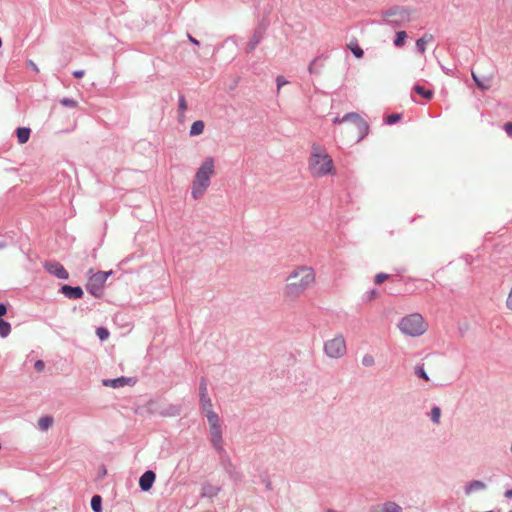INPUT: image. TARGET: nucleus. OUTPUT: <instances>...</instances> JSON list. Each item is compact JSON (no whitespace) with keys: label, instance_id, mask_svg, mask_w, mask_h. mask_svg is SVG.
Listing matches in <instances>:
<instances>
[{"label":"nucleus","instance_id":"40","mask_svg":"<svg viewBox=\"0 0 512 512\" xmlns=\"http://www.w3.org/2000/svg\"><path fill=\"white\" fill-rule=\"evenodd\" d=\"M388 278H389L388 274H386V273H378L375 276L374 282H375V284L379 285L382 282H384L385 280H387Z\"/></svg>","mask_w":512,"mask_h":512},{"label":"nucleus","instance_id":"33","mask_svg":"<svg viewBox=\"0 0 512 512\" xmlns=\"http://www.w3.org/2000/svg\"><path fill=\"white\" fill-rule=\"evenodd\" d=\"M350 50L356 58H361L364 55L363 49L358 44L351 45Z\"/></svg>","mask_w":512,"mask_h":512},{"label":"nucleus","instance_id":"27","mask_svg":"<svg viewBox=\"0 0 512 512\" xmlns=\"http://www.w3.org/2000/svg\"><path fill=\"white\" fill-rule=\"evenodd\" d=\"M91 509L94 512H102V497L100 495H94L91 498Z\"/></svg>","mask_w":512,"mask_h":512},{"label":"nucleus","instance_id":"57","mask_svg":"<svg viewBox=\"0 0 512 512\" xmlns=\"http://www.w3.org/2000/svg\"><path fill=\"white\" fill-rule=\"evenodd\" d=\"M100 474L105 475V474H106V469H105V468H103V470H102V471H100Z\"/></svg>","mask_w":512,"mask_h":512},{"label":"nucleus","instance_id":"29","mask_svg":"<svg viewBox=\"0 0 512 512\" xmlns=\"http://www.w3.org/2000/svg\"><path fill=\"white\" fill-rule=\"evenodd\" d=\"M11 332V325L5 320H0V336L2 338L7 337Z\"/></svg>","mask_w":512,"mask_h":512},{"label":"nucleus","instance_id":"34","mask_svg":"<svg viewBox=\"0 0 512 512\" xmlns=\"http://www.w3.org/2000/svg\"><path fill=\"white\" fill-rule=\"evenodd\" d=\"M362 365L365 366V367H371L374 365L375 363V360H374V357L370 354H365L363 357H362Z\"/></svg>","mask_w":512,"mask_h":512},{"label":"nucleus","instance_id":"48","mask_svg":"<svg viewBox=\"0 0 512 512\" xmlns=\"http://www.w3.org/2000/svg\"><path fill=\"white\" fill-rule=\"evenodd\" d=\"M7 312V307L4 303H0V318Z\"/></svg>","mask_w":512,"mask_h":512},{"label":"nucleus","instance_id":"42","mask_svg":"<svg viewBox=\"0 0 512 512\" xmlns=\"http://www.w3.org/2000/svg\"><path fill=\"white\" fill-rule=\"evenodd\" d=\"M288 81L283 76H278L276 78L277 91L281 89L282 86L286 85Z\"/></svg>","mask_w":512,"mask_h":512},{"label":"nucleus","instance_id":"18","mask_svg":"<svg viewBox=\"0 0 512 512\" xmlns=\"http://www.w3.org/2000/svg\"><path fill=\"white\" fill-rule=\"evenodd\" d=\"M206 415L209 427L221 425V419L219 415L214 412L213 408H209L208 410H203Z\"/></svg>","mask_w":512,"mask_h":512},{"label":"nucleus","instance_id":"37","mask_svg":"<svg viewBox=\"0 0 512 512\" xmlns=\"http://www.w3.org/2000/svg\"><path fill=\"white\" fill-rule=\"evenodd\" d=\"M178 108L181 113L185 112L187 109V103L184 95H179L178 99Z\"/></svg>","mask_w":512,"mask_h":512},{"label":"nucleus","instance_id":"23","mask_svg":"<svg viewBox=\"0 0 512 512\" xmlns=\"http://www.w3.org/2000/svg\"><path fill=\"white\" fill-rule=\"evenodd\" d=\"M205 128V124L202 120H196L192 123L190 127V135L191 136H197L203 133Z\"/></svg>","mask_w":512,"mask_h":512},{"label":"nucleus","instance_id":"43","mask_svg":"<svg viewBox=\"0 0 512 512\" xmlns=\"http://www.w3.org/2000/svg\"><path fill=\"white\" fill-rule=\"evenodd\" d=\"M34 368L37 372H42L45 368V363L42 360H37L34 363Z\"/></svg>","mask_w":512,"mask_h":512},{"label":"nucleus","instance_id":"16","mask_svg":"<svg viewBox=\"0 0 512 512\" xmlns=\"http://www.w3.org/2000/svg\"><path fill=\"white\" fill-rule=\"evenodd\" d=\"M44 267L59 279H64V267L58 262H45Z\"/></svg>","mask_w":512,"mask_h":512},{"label":"nucleus","instance_id":"32","mask_svg":"<svg viewBox=\"0 0 512 512\" xmlns=\"http://www.w3.org/2000/svg\"><path fill=\"white\" fill-rule=\"evenodd\" d=\"M401 117H402L401 114L393 113V114L388 115L384 121H385V124H387V125H393V124L397 123L401 119Z\"/></svg>","mask_w":512,"mask_h":512},{"label":"nucleus","instance_id":"19","mask_svg":"<svg viewBox=\"0 0 512 512\" xmlns=\"http://www.w3.org/2000/svg\"><path fill=\"white\" fill-rule=\"evenodd\" d=\"M83 296V290L80 286L66 285V298L78 299Z\"/></svg>","mask_w":512,"mask_h":512},{"label":"nucleus","instance_id":"26","mask_svg":"<svg viewBox=\"0 0 512 512\" xmlns=\"http://www.w3.org/2000/svg\"><path fill=\"white\" fill-rule=\"evenodd\" d=\"M381 508L383 509V512H401L402 511V507L392 501L385 502L381 506Z\"/></svg>","mask_w":512,"mask_h":512},{"label":"nucleus","instance_id":"47","mask_svg":"<svg viewBox=\"0 0 512 512\" xmlns=\"http://www.w3.org/2000/svg\"><path fill=\"white\" fill-rule=\"evenodd\" d=\"M27 65H28V66H29L33 71H35V72H38V71H39V70H38L37 65H36L32 60H29V61L27 62Z\"/></svg>","mask_w":512,"mask_h":512},{"label":"nucleus","instance_id":"44","mask_svg":"<svg viewBox=\"0 0 512 512\" xmlns=\"http://www.w3.org/2000/svg\"><path fill=\"white\" fill-rule=\"evenodd\" d=\"M503 129L507 135L512 138V122L505 123Z\"/></svg>","mask_w":512,"mask_h":512},{"label":"nucleus","instance_id":"31","mask_svg":"<svg viewBox=\"0 0 512 512\" xmlns=\"http://www.w3.org/2000/svg\"><path fill=\"white\" fill-rule=\"evenodd\" d=\"M440 417H441V409H440V407L433 406V408L431 409V412H430V420L434 424H438L440 422Z\"/></svg>","mask_w":512,"mask_h":512},{"label":"nucleus","instance_id":"45","mask_svg":"<svg viewBox=\"0 0 512 512\" xmlns=\"http://www.w3.org/2000/svg\"><path fill=\"white\" fill-rule=\"evenodd\" d=\"M506 306L508 309L512 310V289L510 290L507 300H506Z\"/></svg>","mask_w":512,"mask_h":512},{"label":"nucleus","instance_id":"61","mask_svg":"<svg viewBox=\"0 0 512 512\" xmlns=\"http://www.w3.org/2000/svg\"><path fill=\"white\" fill-rule=\"evenodd\" d=\"M266 486L268 489H270V482H268Z\"/></svg>","mask_w":512,"mask_h":512},{"label":"nucleus","instance_id":"9","mask_svg":"<svg viewBox=\"0 0 512 512\" xmlns=\"http://www.w3.org/2000/svg\"><path fill=\"white\" fill-rule=\"evenodd\" d=\"M199 405L202 411L212 408V400L208 395V381L205 377L199 382Z\"/></svg>","mask_w":512,"mask_h":512},{"label":"nucleus","instance_id":"21","mask_svg":"<svg viewBox=\"0 0 512 512\" xmlns=\"http://www.w3.org/2000/svg\"><path fill=\"white\" fill-rule=\"evenodd\" d=\"M181 407L179 405H169L160 412L161 416L174 417L180 415Z\"/></svg>","mask_w":512,"mask_h":512},{"label":"nucleus","instance_id":"55","mask_svg":"<svg viewBox=\"0 0 512 512\" xmlns=\"http://www.w3.org/2000/svg\"><path fill=\"white\" fill-rule=\"evenodd\" d=\"M6 246V243L4 241H0V250Z\"/></svg>","mask_w":512,"mask_h":512},{"label":"nucleus","instance_id":"56","mask_svg":"<svg viewBox=\"0 0 512 512\" xmlns=\"http://www.w3.org/2000/svg\"><path fill=\"white\" fill-rule=\"evenodd\" d=\"M59 292H60L61 294H64V285H61V287L59 288Z\"/></svg>","mask_w":512,"mask_h":512},{"label":"nucleus","instance_id":"25","mask_svg":"<svg viewBox=\"0 0 512 512\" xmlns=\"http://www.w3.org/2000/svg\"><path fill=\"white\" fill-rule=\"evenodd\" d=\"M53 424V418L51 416L41 417L38 421V427L41 431L48 430Z\"/></svg>","mask_w":512,"mask_h":512},{"label":"nucleus","instance_id":"13","mask_svg":"<svg viewBox=\"0 0 512 512\" xmlns=\"http://www.w3.org/2000/svg\"><path fill=\"white\" fill-rule=\"evenodd\" d=\"M353 125L357 129V131H358V139H357V141L359 142L368 134L369 125H368V123L363 118L360 117L359 114L357 116V119H355Z\"/></svg>","mask_w":512,"mask_h":512},{"label":"nucleus","instance_id":"54","mask_svg":"<svg viewBox=\"0 0 512 512\" xmlns=\"http://www.w3.org/2000/svg\"><path fill=\"white\" fill-rule=\"evenodd\" d=\"M333 122H334V123H344V121H341V118H340V117H335V118L333 119Z\"/></svg>","mask_w":512,"mask_h":512},{"label":"nucleus","instance_id":"2","mask_svg":"<svg viewBox=\"0 0 512 512\" xmlns=\"http://www.w3.org/2000/svg\"><path fill=\"white\" fill-rule=\"evenodd\" d=\"M215 161L213 157H207L197 169L191 187V195L194 199L200 198L210 185L214 174Z\"/></svg>","mask_w":512,"mask_h":512},{"label":"nucleus","instance_id":"28","mask_svg":"<svg viewBox=\"0 0 512 512\" xmlns=\"http://www.w3.org/2000/svg\"><path fill=\"white\" fill-rule=\"evenodd\" d=\"M406 38L407 33L405 31H398L396 32L393 43L396 47H401L404 45Z\"/></svg>","mask_w":512,"mask_h":512},{"label":"nucleus","instance_id":"38","mask_svg":"<svg viewBox=\"0 0 512 512\" xmlns=\"http://www.w3.org/2000/svg\"><path fill=\"white\" fill-rule=\"evenodd\" d=\"M472 77H473V80L475 81L476 85L479 88H481L482 90H486L489 88V85L485 84L483 81H481L474 72H472Z\"/></svg>","mask_w":512,"mask_h":512},{"label":"nucleus","instance_id":"63","mask_svg":"<svg viewBox=\"0 0 512 512\" xmlns=\"http://www.w3.org/2000/svg\"><path fill=\"white\" fill-rule=\"evenodd\" d=\"M0 320H2V318H0Z\"/></svg>","mask_w":512,"mask_h":512},{"label":"nucleus","instance_id":"22","mask_svg":"<svg viewBox=\"0 0 512 512\" xmlns=\"http://www.w3.org/2000/svg\"><path fill=\"white\" fill-rule=\"evenodd\" d=\"M220 491L219 487L213 486L211 484H205L202 488V496L213 498L218 495Z\"/></svg>","mask_w":512,"mask_h":512},{"label":"nucleus","instance_id":"62","mask_svg":"<svg viewBox=\"0 0 512 512\" xmlns=\"http://www.w3.org/2000/svg\"><path fill=\"white\" fill-rule=\"evenodd\" d=\"M508 512H512V509L510 511H508Z\"/></svg>","mask_w":512,"mask_h":512},{"label":"nucleus","instance_id":"39","mask_svg":"<svg viewBox=\"0 0 512 512\" xmlns=\"http://www.w3.org/2000/svg\"><path fill=\"white\" fill-rule=\"evenodd\" d=\"M416 49L420 54H424L426 50V44L424 43V39H418L416 41Z\"/></svg>","mask_w":512,"mask_h":512},{"label":"nucleus","instance_id":"51","mask_svg":"<svg viewBox=\"0 0 512 512\" xmlns=\"http://www.w3.org/2000/svg\"><path fill=\"white\" fill-rule=\"evenodd\" d=\"M188 39H189V41H190L192 44H194V45H196V46H199V45H200V42H199L197 39H195L194 37H192L190 34H188Z\"/></svg>","mask_w":512,"mask_h":512},{"label":"nucleus","instance_id":"17","mask_svg":"<svg viewBox=\"0 0 512 512\" xmlns=\"http://www.w3.org/2000/svg\"><path fill=\"white\" fill-rule=\"evenodd\" d=\"M262 39H263V32L260 29L255 30L252 38L247 43L246 52L247 53L253 52L256 49L257 45L261 42Z\"/></svg>","mask_w":512,"mask_h":512},{"label":"nucleus","instance_id":"11","mask_svg":"<svg viewBox=\"0 0 512 512\" xmlns=\"http://www.w3.org/2000/svg\"><path fill=\"white\" fill-rule=\"evenodd\" d=\"M219 456H220L221 465H222L223 469L225 470V472L232 479H237L238 478V473L236 471V467L232 464L231 459L228 456V454L226 453V451L224 450V453L223 454H219Z\"/></svg>","mask_w":512,"mask_h":512},{"label":"nucleus","instance_id":"1","mask_svg":"<svg viewBox=\"0 0 512 512\" xmlns=\"http://www.w3.org/2000/svg\"><path fill=\"white\" fill-rule=\"evenodd\" d=\"M287 281L288 283L284 288V296L289 300H295L314 283V270L307 266L298 267L289 274Z\"/></svg>","mask_w":512,"mask_h":512},{"label":"nucleus","instance_id":"35","mask_svg":"<svg viewBox=\"0 0 512 512\" xmlns=\"http://www.w3.org/2000/svg\"><path fill=\"white\" fill-rule=\"evenodd\" d=\"M96 334L100 340H106L109 337V331L105 327H98L96 330Z\"/></svg>","mask_w":512,"mask_h":512},{"label":"nucleus","instance_id":"50","mask_svg":"<svg viewBox=\"0 0 512 512\" xmlns=\"http://www.w3.org/2000/svg\"><path fill=\"white\" fill-rule=\"evenodd\" d=\"M76 106V102L74 100L66 98V108L71 107L74 108Z\"/></svg>","mask_w":512,"mask_h":512},{"label":"nucleus","instance_id":"8","mask_svg":"<svg viewBox=\"0 0 512 512\" xmlns=\"http://www.w3.org/2000/svg\"><path fill=\"white\" fill-rule=\"evenodd\" d=\"M210 442L218 454L224 453L222 424L209 427Z\"/></svg>","mask_w":512,"mask_h":512},{"label":"nucleus","instance_id":"3","mask_svg":"<svg viewBox=\"0 0 512 512\" xmlns=\"http://www.w3.org/2000/svg\"><path fill=\"white\" fill-rule=\"evenodd\" d=\"M398 327L403 334L410 337L421 336L427 330V324L419 313H413L403 317Z\"/></svg>","mask_w":512,"mask_h":512},{"label":"nucleus","instance_id":"6","mask_svg":"<svg viewBox=\"0 0 512 512\" xmlns=\"http://www.w3.org/2000/svg\"><path fill=\"white\" fill-rule=\"evenodd\" d=\"M323 349L325 355L331 359L342 358L347 352L344 336L337 334L334 338L325 341Z\"/></svg>","mask_w":512,"mask_h":512},{"label":"nucleus","instance_id":"49","mask_svg":"<svg viewBox=\"0 0 512 512\" xmlns=\"http://www.w3.org/2000/svg\"><path fill=\"white\" fill-rule=\"evenodd\" d=\"M84 70H75L72 74L75 78H81L84 75Z\"/></svg>","mask_w":512,"mask_h":512},{"label":"nucleus","instance_id":"58","mask_svg":"<svg viewBox=\"0 0 512 512\" xmlns=\"http://www.w3.org/2000/svg\"><path fill=\"white\" fill-rule=\"evenodd\" d=\"M100 474L105 475V474H106V469H105V468H103V470H102V471H100Z\"/></svg>","mask_w":512,"mask_h":512},{"label":"nucleus","instance_id":"41","mask_svg":"<svg viewBox=\"0 0 512 512\" xmlns=\"http://www.w3.org/2000/svg\"><path fill=\"white\" fill-rule=\"evenodd\" d=\"M378 295V291L376 289H371L365 293L364 300L371 301L376 298Z\"/></svg>","mask_w":512,"mask_h":512},{"label":"nucleus","instance_id":"52","mask_svg":"<svg viewBox=\"0 0 512 512\" xmlns=\"http://www.w3.org/2000/svg\"><path fill=\"white\" fill-rule=\"evenodd\" d=\"M369 512H383V509L381 508V506L377 505V506H373Z\"/></svg>","mask_w":512,"mask_h":512},{"label":"nucleus","instance_id":"60","mask_svg":"<svg viewBox=\"0 0 512 512\" xmlns=\"http://www.w3.org/2000/svg\"><path fill=\"white\" fill-rule=\"evenodd\" d=\"M69 130H70V127H67V126H66L65 131L67 132V131H69Z\"/></svg>","mask_w":512,"mask_h":512},{"label":"nucleus","instance_id":"10","mask_svg":"<svg viewBox=\"0 0 512 512\" xmlns=\"http://www.w3.org/2000/svg\"><path fill=\"white\" fill-rule=\"evenodd\" d=\"M156 479V474L152 470L145 471L139 478V487L143 492L149 491Z\"/></svg>","mask_w":512,"mask_h":512},{"label":"nucleus","instance_id":"12","mask_svg":"<svg viewBox=\"0 0 512 512\" xmlns=\"http://www.w3.org/2000/svg\"><path fill=\"white\" fill-rule=\"evenodd\" d=\"M327 59V56L321 54L315 57L308 65V71L311 75H319L321 73L322 68L324 67V62Z\"/></svg>","mask_w":512,"mask_h":512},{"label":"nucleus","instance_id":"20","mask_svg":"<svg viewBox=\"0 0 512 512\" xmlns=\"http://www.w3.org/2000/svg\"><path fill=\"white\" fill-rule=\"evenodd\" d=\"M31 130L28 127H19L16 129V136L20 144H25L30 138Z\"/></svg>","mask_w":512,"mask_h":512},{"label":"nucleus","instance_id":"53","mask_svg":"<svg viewBox=\"0 0 512 512\" xmlns=\"http://www.w3.org/2000/svg\"><path fill=\"white\" fill-rule=\"evenodd\" d=\"M504 495L506 498L512 499V489L506 490Z\"/></svg>","mask_w":512,"mask_h":512},{"label":"nucleus","instance_id":"36","mask_svg":"<svg viewBox=\"0 0 512 512\" xmlns=\"http://www.w3.org/2000/svg\"><path fill=\"white\" fill-rule=\"evenodd\" d=\"M357 116H358V113L350 112V113L345 114L343 117H341V121L351 122L352 124H354V121H355V119H357Z\"/></svg>","mask_w":512,"mask_h":512},{"label":"nucleus","instance_id":"5","mask_svg":"<svg viewBox=\"0 0 512 512\" xmlns=\"http://www.w3.org/2000/svg\"><path fill=\"white\" fill-rule=\"evenodd\" d=\"M410 9L402 6H393L382 12L386 24L401 27L410 21Z\"/></svg>","mask_w":512,"mask_h":512},{"label":"nucleus","instance_id":"7","mask_svg":"<svg viewBox=\"0 0 512 512\" xmlns=\"http://www.w3.org/2000/svg\"><path fill=\"white\" fill-rule=\"evenodd\" d=\"M112 274V271L103 272L98 271L93 274L86 284V290L95 297H100L103 294L104 284L108 277Z\"/></svg>","mask_w":512,"mask_h":512},{"label":"nucleus","instance_id":"46","mask_svg":"<svg viewBox=\"0 0 512 512\" xmlns=\"http://www.w3.org/2000/svg\"><path fill=\"white\" fill-rule=\"evenodd\" d=\"M420 39H424V43L427 44L433 39V35L431 34H424Z\"/></svg>","mask_w":512,"mask_h":512},{"label":"nucleus","instance_id":"24","mask_svg":"<svg viewBox=\"0 0 512 512\" xmlns=\"http://www.w3.org/2000/svg\"><path fill=\"white\" fill-rule=\"evenodd\" d=\"M413 90L421 95L423 98L427 99V100H430L432 97H433V91L432 90H428L426 89L425 87L421 86V85H415L413 87Z\"/></svg>","mask_w":512,"mask_h":512},{"label":"nucleus","instance_id":"14","mask_svg":"<svg viewBox=\"0 0 512 512\" xmlns=\"http://www.w3.org/2000/svg\"><path fill=\"white\" fill-rule=\"evenodd\" d=\"M131 380H132L131 378L121 376V377L113 378V379H103L102 384L106 387L120 388V387H124L125 385L129 384L131 382Z\"/></svg>","mask_w":512,"mask_h":512},{"label":"nucleus","instance_id":"30","mask_svg":"<svg viewBox=\"0 0 512 512\" xmlns=\"http://www.w3.org/2000/svg\"><path fill=\"white\" fill-rule=\"evenodd\" d=\"M414 372H415V375L418 378L423 379L425 381H429L430 380L428 374L426 373V371L424 369V365L423 364L416 365Z\"/></svg>","mask_w":512,"mask_h":512},{"label":"nucleus","instance_id":"15","mask_svg":"<svg viewBox=\"0 0 512 512\" xmlns=\"http://www.w3.org/2000/svg\"><path fill=\"white\" fill-rule=\"evenodd\" d=\"M487 485L485 482L480 480H473L467 483L464 487V493L471 495L472 493L486 490Z\"/></svg>","mask_w":512,"mask_h":512},{"label":"nucleus","instance_id":"4","mask_svg":"<svg viewBox=\"0 0 512 512\" xmlns=\"http://www.w3.org/2000/svg\"><path fill=\"white\" fill-rule=\"evenodd\" d=\"M316 147H314V151L311 154L309 161V169L313 176L315 177H323L333 170V160L326 153H319L316 151Z\"/></svg>","mask_w":512,"mask_h":512},{"label":"nucleus","instance_id":"59","mask_svg":"<svg viewBox=\"0 0 512 512\" xmlns=\"http://www.w3.org/2000/svg\"><path fill=\"white\" fill-rule=\"evenodd\" d=\"M75 126H76V123H75V121H74V122H73V125H71V129H74V128H75Z\"/></svg>","mask_w":512,"mask_h":512}]
</instances>
